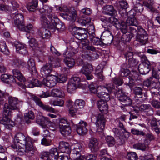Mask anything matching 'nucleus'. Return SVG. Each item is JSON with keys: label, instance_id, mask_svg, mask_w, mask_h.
Segmentation results:
<instances>
[{"label": "nucleus", "instance_id": "nucleus-11", "mask_svg": "<svg viewBox=\"0 0 160 160\" xmlns=\"http://www.w3.org/2000/svg\"><path fill=\"white\" fill-rule=\"evenodd\" d=\"M114 89V86L112 83L106 84V86H100L98 87V91L96 94L97 96L102 99L104 95V91L107 90L108 92H111Z\"/></svg>", "mask_w": 160, "mask_h": 160}, {"label": "nucleus", "instance_id": "nucleus-13", "mask_svg": "<svg viewBox=\"0 0 160 160\" xmlns=\"http://www.w3.org/2000/svg\"><path fill=\"white\" fill-rule=\"evenodd\" d=\"M32 98L35 102L36 104L38 105L43 110L51 112H55V110L53 108L48 105L43 104L41 101V99L37 96L32 95Z\"/></svg>", "mask_w": 160, "mask_h": 160}, {"label": "nucleus", "instance_id": "nucleus-45", "mask_svg": "<svg viewBox=\"0 0 160 160\" xmlns=\"http://www.w3.org/2000/svg\"><path fill=\"white\" fill-rule=\"evenodd\" d=\"M122 134L120 138L121 140V144H123L125 142V140H127L129 137L130 133L129 132L127 131L125 129L122 131Z\"/></svg>", "mask_w": 160, "mask_h": 160}, {"label": "nucleus", "instance_id": "nucleus-43", "mask_svg": "<svg viewBox=\"0 0 160 160\" xmlns=\"http://www.w3.org/2000/svg\"><path fill=\"white\" fill-rule=\"evenodd\" d=\"M154 3L153 0H148V2L144 1L143 2V5L147 7H148L150 11L152 12H154L155 10L154 8L152 6V5Z\"/></svg>", "mask_w": 160, "mask_h": 160}, {"label": "nucleus", "instance_id": "nucleus-5", "mask_svg": "<svg viewBox=\"0 0 160 160\" xmlns=\"http://www.w3.org/2000/svg\"><path fill=\"white\" fill-rule=\"evenodd\" d=\"M56 8L58 12H62L60 13L61 16L64 19L72 21L76 20L77 16V12L73 8H68L65 6L62 7L57 6Z\"/></svg>", "mask_w": 160, "mask_h": 160}, {"label": "nucleus", "instance_id": "nucleus-23", "mask_svg": "<svg viewBox=\"0 0 160 160\" xmlns=\"http://www.w3.org/2000/svg\"><path fill=\"white\" fill-rule=\"evenodd\" d=\"M88 147L92 152H96L99 148L98 140L96 138H91L89 139Z\"/></svg>", "mask_w": 160, "mask_h": 160}, {"label": "nucleus", "instance_id": "nucleus-58", "mask_svg": "<svg viewBox=\"0 0 160 160\" xmlns=\"http://www.w3.org/2000/svg\"><path fill=\"white\" fill-rule=\"evenodd\" d=\"M25 119L28 118L29 119H33L34 118V113L32 111H30L28 113H26L24 115Z\"/></svg>", "mask_w": 160, "mask_h": 160}, {"label": "nucleus", "instance_id": "nucleus-20", "mask_svg": "<svg viewBox=\"0 0 160 160\" xmlns=\"http://www.w3.org/2000/svg\"><path fill=\"white\" fill-rule=\"evenodd\" d=\"M12 17H13L14 21V25L17 28L19 26L23 23L24 17L22 14L16 13V12H12Z\"/></svg>", "mask_w": 160, "mask_h": 160}, {"label": "nucleus", "instance_id": "nucleus-18", "mask_svg": "<svg viewBox=\"0 0 160 160\" xmlns=\"http://www.w3.org/2000/svg\"><path fill=\"white\" fill-rule=\"evenodd\" d=\"M75 126L76 131L79 135H83L87 133L88 130L86 127L87 126V124L86 122L81 120Z\"/></svg>", "mask_w": 160, "mask_h": 160}, {"label": "nucleus", "instance_id": "nucleus-21", "mask_svg": "<svg viewBox=\"0 0 160 160\" xmlns=\"http://www.w3.org/2000/svg\"><path fill=\"white\" fill-rule=\"evenodd\" d=\"M24 84L26 87L32 88L34 87H40L42 86V82H40L38 79H33L26 80Z\"/></svg>", "mask_w": 160, "mask_h": 160}, {"label": "nucleus", "instance_id": "nucleus-34", "mask_svg": "<svg viewBox=\"0 0 160 160\" xmlns=\"http://www.w3.org/2000/svg\"><path fill=\"white\" fill-rule=\"evenodd\" d=\"M148 111L149 112L146 113L148 116H150L153 114V111L150 105L142 104L141 105V112H147Z\"/></svg>", "mask_w": 160, "mask_h": 160}, {"label": "nucleus", "instance_id": "nucleus-64", "mask_svg": "<svg viewBox=\"0 0 160 160\" xmlns=\"http://www.w3.org/2000/svg\"><path fill=\"white\" fill-rule=\"evenodd\" d=\"M151 104L156 108L158 109L160 108V102L157 100H153L152 101Z\"/></svg>", "mask_w": 160, "mask_h": 160}, {"label": "nucleus", "instance_id": "nucleus-47", "mask_svg": "<svg viewBox=\"0 0 160 160\" xmlns=\"http://www.w3.org/2000/svg\"><path fill=\"white\" fill-rule=\"evenodd\" d=\"M64 62L65 64L69 68H72L74 66L75 63L74 60L71 58H65Z\"/></svg>", "mask_w": 160, "mask_h": 160}, {"label": "nucleus", "instance_id": "nucleus-44", "mask_svg": "<svg viewBox=\"0 0 160 160\" xmlns=\"http://www.w3.org/2000/svg\"><path fill=\"white\" fill-rule=\"evenodd\" d=\"M0 51L6 55L9 53V50L4 41L0 42Z\"/></svg>", "mask_w": 160, "mask_h": 160}, {"label": "nucleus", "instance_id": "nucleus-26", "mask_svg": "<svg viewBox=\"0 0 160 160\" xmlns=\"http://www.w3.org/2000/svg\"><path fill=\"white\" fill-rule=\"evenodd\" d=\"M98 108L102 113L107 114L108 112V107L107 102L103 100H100L98 104Z\"/></svg>", "mask_w": 160, "mask_h": 160}, {"label": "nucleus", "instance_id": "nucleus-8", "mask_svg": "<svg viewBox=\"0 0 160 160\" xmlns=\"http://www.w3.org/2000/svg\"><path fill=\"white\" fill-rule=\"evenodd\" d=\"M59 128L61 133L63 135H69L71 132V128L68 122L66 119H61L59 122Z\"/></svg>", "mask_w": 160, "mask_h": 160}, {"label": "nucleus", "instance_id": "nucleus-53", "mask_svg": "<svg viewBox=\"0 0 160 160\" xmlns=\"http://www.w3.org/2000/svg\"><path fill=\"white\" fill-rule=\"evenodd\" d=\"M123 33L124 34L122 36L121 40L124 42H127L130 41L131 39V35L129 34H125L126 32Z\"/></svg>", "mask_w": 160, "mask_h": 160}, {"label": "nucleus", "instance_id": "nucleus-17", "mask_svg": "<svg viewBox=\"0 0 160 160\" xmlns=\"http://www.w3.org/2000/svg\"><path fill=\"white\" fill-rule=\"evenodd\" d=\"M58 20L56 16L55 18H52L51 20L52 25L50 29L52 30V32H54L56 30H57L58 31L61 32L65 29V27L64 24L60 22L57 23V21Z\"/></svg>", "mask_w": 160, "mask_h": 160}, {"label": "nucleus", "instance_id": "nucleus-37", "mask_svg": "<svg viewBox=\"0 0 160 160\" xmlns=\"http://www.w3.org/2000/svg\"><path fill=\"white\" fill-rule=\"evenodd\" d=\"M148 120L152 129L157 133H159L160 132V128L158 127L156 120L154 118H153L151 120Z\"/></svg>", "mask_w": 160, "mask_h": 160}, {"label": "nucleus", "instance_id": "nucleus-54", "mask_svg": "<svg viewBox=\"0 0 160 160\" xmlns=\"http://www.w3.org/2000/svg\"><path fill=\"white\" fill-rule=\"evenodd\" d=\"M67 80V77L66 75L61 74L58 77H57V82L62 83L66 82Z\"/></svg>", "mask_w": 160, "mask_h": 160}, {"label": "nucleus", "instance_id": "nucleus-22", "mask_svg": "<svg viewBox=\"0 0 160 160\" xmlns=\"http://www.w3.org/2000/svg\"><path fill=\"white\" fill-rule=\"evenodd\" d=\"M32 74H34L37 72V70L35 65V62L34 59L32 58H29L27 64L25 65Z\"/></svg>", "mask_w": 160, "mask_h": 160}, {"label": "nucleus", "instance_id": "nucleus-2", "mask_svg": "<svg viewBox=\"0 0 160 160\" xmlns=\"http://www.w3.org/2000/svg\"><path fill=\"white\" fill-rule=\"evenodd\" d=\"M33 141L31 138L25 136L21 133H17L13 139V144L11 146L12 148L16 149L17 154L21 155L25 152L32 151L33 149Z\"/></svg>", "mask_w": 160, "mask_h": 160}, {"label": "nucleus", "instance_id": "nucleus-57", "mask_svg": "<svg viewBox=\"0 0 160 160\" xmlns=\"http://www.w3.org/2000/svg\"><path fill=\"white\" fill-rule=\"evenodd\" d=\"M96 85L91 84L88 85V88L91 92L96 94L98 91V87H96Z\"/></svg>", "mask_w": 160, "mask_h": 160}, {"label": "nucleus", "instance_id": "nucleus-3", "mask_svg": "<svg viewBox=\"0 0 160 160\" xmlns=\"http://www.w3.org/2000/svg\"><path fill=\"white\" fill-rule=\"evenodd\" d=\"M61 60L57 58L55 59L53 57H48V62L44 65L41 69L40 73L43 77L49 76L52 70L53 67L57 68L60 66Z\"/></svg>", "mask_w": 160, "mask_h": 160}, {"label": "nucleus", "instance_id": "nucleus-1", "mask_svg": "<svg viewBox=\"0 0 160 160\" xmlns=\"http://www.w3.org/2000/svg\"><path fill=\"white\" fill-rule=\"evenodd\" d=\"M82 31H79L76 32L75 35V37L81 42L76 43V47L81 48H82L88 51H87L86 54V52H82V56L83 58H88V57H91L92 59H97L98 57V55L96 52V49L95 47L89 44V41L87 39L88 34L87 31L85 28H83Z\"/></svg>", "mask_w": 160, "mask_h": 160}, {"label": "nucleus", "instance_id": "nucleus-19", "mask_svg": "<svg viewBox=\"0 0 160 160\" xmlns=\"http://www.w3.org/2000/svg\"><path fill=\"white\" fill-rule=\"evenodd\" d=\"M105 119L103 115L99 114L97 117L96 122L97 127V131L98 132H102L103 130L105 125Z\"/></svg>", "mask_w": 160, "mask_h": 160}, {"label": "nucleus", "instance_id": "nucleus-31", "mask_svg": "<svg viewBox=\"0 0 160 160\" xmlns=\"http://www.w3.org/2000/svg\"><path fill=\"white\" fill-rule=\"evenodd\" d=\"M13 75L14 77L17 78L21 82H23L24 83L25 79L20 71L17 69H14L12 70Z\"/></svg>", "mask_w": 160, "mask_h": 160}, {"label": "nucleus", "instance_id": "nucleus-12", "mask_svg": "<svg viewBox=\"0 0 160 160\" xmlns=\"http://www.w3.org/2000/svg\"><path fill=\"white\" fill-rule=\"evenodd\" d=\"M93 71L92 65L89 64H86L84 65L80 70V72L85 75L87 80H90L93 78V76L91 74Z\"/></svg>", "mask_w": 160, "mask_h": 160}, {"label": "nucleus", "instance_id": "nucleus-10", "mask_svg": "<svg viewBox=\"0 0 160 160\" xmlns=\"http://www.w3.org/2000/svg\"><path fill=\"white\" fill-rule=\"evenodd\" d=\"M39 11L40 13L47 16L50 20L56 18L53 12L52 7L47 4H43V6L39 9Z\"/></svg>", "mask_w": 160, "mask_h": 160}, {"label": "nucleus", "instance_id": "nucleus-60", "mask_svg": "<svg viewBox=\"0 0 160 160\" xmlns=\"http://www.w3.org/2000/svg\"><path fill=\"white\" fill-rule=\"evenodd\" d=\"M5 94L0 90V104H3L6 102Z\"/></svg>", "mask_w": 160, "mask_h": 160}, {"label": "nucleus", "instance_id": "nucleus-59", "mask_svg": "<svg viewBox=\"0 0 160 160\" xmlns=\"http://www.w3.org/2000/svg\"><path fill=\"white\" fill-rule=\"evenodd\" d=\"M9 75L7 74H3L1 75V79L2 82L5 83L9 82Z\"/></svg>", "mask_w": 160, "mask_h": 160}, {"label": "nucleus", "instance_id": "nucleus-35", "mask_svg": "<svg viewBox=\"0 0 160 160\" xmlns=\"http://www.w3.org/2000/svg\"><path fill=\"white\" fill-rule=\"evenodd\" d=\"M49 21L48 20L46 17L43 15H42L41 16L40 20L41 24L44 28H48L50 29L52 25L51 20Z\"/></svg>", "mask_w": 160, "mask_h": 160}, {"label": "nucleus", "instance_id": "nucleus-14", "mask_svg": "<svg viewBox=\"0 0 160 160\" xmlns=\"http://www.w3.org/2000/svg\"><path fill=\"white\" fill-rule=\"evenodd\" d=\"M42 81V85L45 86L52 87L54 86L57 82V76L52 75L46 76Z\"/></svg>", "mask_w": 160, "mask_h": 160}, {"label": "nucleus", "instance_id": "nucleus-40", "mask_svg": "<svg viewBox=\"0 0 160 160\" xmlns=\"http://www.w3.org/2000/svg\"><path fill=\"white\" fill-rule=\"evenodd\" d=\"M49 152L50 160H57L58 152L56 148H51Z\"/></svg>", "mask_w": 160, "mask_h": 160}, {"label": "nucleus", "instance_id": "nucleus-25", "mask_svg": "<svg viewBox=\"0 0 160 160\" xmlns=\"http://www.w3.org/2000/svg\"><path fill=\"white\" fill-rule=\"evenodd\" d=\"M21 25L19 26H18V29L21 31H25L27 32L33 34L36 30L35 28L31 24H28L26 26L24 25L23 23Z\"/></svg>", "mask_w": 160, "mask_h": 160}, {"label": "nucleus", "instance_id": "nucleus-61", "mask_svg": "<svg viewBox=\"0 0 160 160\" xmlns=\"http://www.w3.org/2000/svg\"><path fill=\"white\" fill-rule=\"evenodd\" d=\"M29 42L30 46L32 48L36 47L38 46V42L34 38H31Z\"/></svg>", "mask_w": 160, "mask_h": 160}, {"label": "nucleus", "instance_id": "nucleus-7", "mask_svg": "<svg viewBox=\"0 0 160 160\" xmlns=\"http://www.w3.org/2000/svg\"><path fill=\"white\" fill-rule=\"evenodd\" d=\"M108 22L113 24L118 29H120L122 33L127 32V26L124 22L121 21V22L116 18L111 17L108 20Z\"/></svg>", "mask_w": 160, "mask_h": 160}, {"label": "nucleus", "instance_id": "nucleus-24", "mask_svg": "<svg viewBox=\"0 0 160 160\" xmlns=\"http://www.w3.org/2000/svg\"><path fill=\"white\" fill-rule=\"evenodd\" d=\"M8 102L9 105L13 109L17 110L18 109V104L19 102L18 98L15 97L9 96L8 97Z\"/></svg>", "mask_w": 160, "mask_h": 160}, {"label": "nucleus", "instance_id": "nucleus-36", "mask_svg": "<svg viewBox=\"0 0 160 160\" xmlns=\"http://www.w3.org/2000/svg\"><path fill=\"white\" fill-rule=\"evenodd\" d=\"M72 51L70 52L69 49L68 48L67 50L65 51L63 53L64 57L65 58H70V57H72L74 54L77 53L78 51V49L77 48L75 49L73 48L71 49Z\"/></svg>", "mask_w": 160, "mask_h": 160}, {"label": "nucleus", "instance_id": "nucleus-16", "mask_svg": "<svg viewBox=\"0 0 160 160\" xmlns=\"http://www.w3.org/2000/svg\"><path fill=\"white\" fill-rule=\"evenodd\" d=\"M141 135L145 136L146 138H147L144 140V143L141 145V150L145 151L147 149L148 145L150 143V142L154 140L155 138L152 135L143 132V131H141Z\"/></svg>", "mask_w": 160, "mask_h": 160}, {"label": "nucleus", "instance_id": "nucleus-32", "mask_svg": "<svg viewBox=\"0 0 160 160\" xmlns=\"http://www.w3.org/2000/svg\"><path fill=\"white\" fill-rule=\"evenodd\" d=\"M64 101L62 99L51 98L49 99V103L51 106L62 107L64 105Z\"/></svg>", "mask_w": 160, "mask_h": 160}, {"label": "nucleus", "instance_id": "nucleus-50", "mask_svg": "<svg viewBox=\"0 0 160 160\" xmlns=\"http://www.w3.org/2000/svg\"><path fill=\"white\" fill-rule=\"evenodd\" d=\"M133 90L136 95L135 100L136 102L138 104H139L140 103V101L138 98V97L137 96V95L139 96L140 95V87H135L134 88Z\"/></svg>", "mask_w": 160, "mask_h": 160}, {"label": "nucleus", "instance_id": "nucleus-15", "mask_svg": "<svg viewBox=\"0 0 160 160\" xmlns=\"http://www.w3.org/2000/svg\"><path fill=\"white\" fill-rule=\"evenodd\" d=\"M36 122L38 124L43 128H49L52 124V122L48 118L43 116L37 117Z\"/></svg>", "mask_w": 160, "mask_h": 160}, {"label": "nucleus", "instance_id": "nucleus-49", "mask_svg": "<svg viewBox=\"0 0 160 160\" xmlns=\"http://www.w3.org/2000/svg\"><path fill=\"white\" fill-rule=\"evenodd\" d=\"M106 141L109 147H112L115 144V140L114 138L111 136H108L106 138Z\"/></svg>", "mask_w": 160, "mask_h": 160}, {"label": "nucleus", "instance_id": "nucleus-52", "mask_svg": "<svg viewBox=\"0 0 160 160\" xmlns=\"http://www.w3.org/2000/svg\"><path fill=\"white\" fill-rule=\"evenodd\" d=\"M127 158L129 160H136L138 157L135 152H131L128 153L127 155Z\"/></svg>", "mask_w": 160, "mask_h": 160}, {"label": "nucleus", "instance_id": "nucleus-56", "mask_svg": "<svg viewBox=\"0 0 160 160\" xmlns=\"http://www.w3.org/2000/svg\"><path fill=\"white\" fill-rule=\"evenodd\" d=\"M141 62L142 65H146L148 66V65L150 63L149 62L148 60L146 57L144 55L141 57Z\"/></svg>", "mask_w": 160, "mask_h": 160}, {"label": "nucleus", "instance_id": "nucleus-6", "mask_svg": "<svg viewBox=\"0 0 160 160\" xmlns=\"http://www.w3.org/2000/svg\"><path fill=\"white\" fill-rule=\"evenodd\" d=\"M81 86L80 79L77 77H73L68 81L67 86V90L68 92L71 93L78 87Z\"/></svg>", "mask_w": 160, "mask_h": 160}, {"label": "nucleus", "instance_id": "nucleus-38", "mask_svg": "<svg viewBox=\"0 0 160 160\" xmlns=\"http://www.w3.org/2000/svg\"><path fill=\"white\" fill-rule=\"evenodd\" d=\"M73 147V149L72 151L73 153L76 155H79L80 152L82 149V144L79 143H77L74 144Z\"/></svg>", "mask_w": 160, "mask_h": 160}, {"label": "nucleus", "instance_id": "nucleus-4", "mask_svg": "<svg viewBox=\"0 0 160 160\" xmlns=\"http://www.w3.org/2000/svg\"><path fill=\"white\" fill-rule=\"evenodd\" d=\"M4 103L2 111L3 118L0 120V123L4 125L6 128H10L14 125V122L10 118L12 113V111L16 110L12 109L6 102Z\"/></svg>", "mask_w": 160, "mask_h": 160}, {"label": "nucleus", "instance_id": "nucleus-62", "mask_svg": "<svg viewBox=\"0 0 160 160\" xmlns=\"http://www.w3.org/2000/svg\"><path fill=\"white\" fill-rule=\"evenodd\" d=\"M49 152H44L42 153V155L41 158L42 159H44V160H50L49 158Z\"/></svg>", "mask_w": 160, "mask_h": 160}, {"label": "nucleus", "instance_id": "nucleus-55", "mask_svg": "<svg viewBox=\"0 0 160 160\" xmlns=\"http://www.w3.org/2000/svg\"><path fill=\"white\" fill-rule=\"evenodd\" d=\"M143 67L142 68L143 72H141V74L143 75L147 74L150 71L151 67L150 64L148 65V66L146 65H143Z\"/></svg>", "mask_w": 160, "mask_h": 160}, {"label": "nucleus", "instance_id": "nucleus-30", "mask_svg": "<svg viewBox=\"0 0 160 160\" xmlns=\"http://www.w3.org/2000/svg\"><path fill=\"white\" fill-rule=\"evenodd\" d=\"M148 36L146 32L141 27V45H144L148 43Z\"/></svg>", "mask_w": 160, "mask_h": 160}, {"label": "nucleus", "instance_id": "nucleus-33", "mask_svg": "<svg viewBox=\"0 0 160 160\" xmlns=\"http://www.w3.org/2000/svg\"><path fill=\"white\" fill-rule=\"evenodd\" d=\"M50 94L51 96L53 97L62 98L64 96V92L60 89H53L51 91Z\"/></svg>", "mask_w": 160, "mask_h": 160}, {"label": "nucleus", "instance_id": "nucleus-29", "mask_svg": "<svg viewBox=\"0 0 160 160\" xmlns=\"http://www.w3.org/2000/svg\"><path fill=\"white\" fill-rule=\"evenodd\" d=\"M103 12L104 14L110 16H114L116 14L113 6L110 5H107L104 7Z\"/></svg>", "mask_w": 160, "mask_h": 160}, {"label": "nucleus", "instance_id": "nucleus-27", "mask_svg": "<svg viewBox=\"0 0 160 160\" xmlns=\"http://www.w3.org/2000/svg\"><path fill=\"white\" fill-rule=\"evenodd\" d=\"M59 149L61 152L69 154L71 150L69 148V145L67 142H61L59 143Z\"/></svg>", "mask_w": 160, "mask_h": 160}, {"label": "nucleus", "instance_id": "nucleus-41", "mask_svg": "<svg viewBox=\"0 0 160 160\" xmlns=\"http://www.w3.org/2000/svg\"><path fill=\"white\" fill-rule=\"evenodd\" d=\"M25 63L22 60L18 58H16L13 59L12 65L15 67L21 68L24 66Z\"/></svg>", "mask_w": 160, "mask_h": 160}, {"label": "nucleus", "instance_id": "nucleus-42", "mask_svg": "<svg viewBox=\"0 0 160 160\" xmlns=\"http://www.w3.org/2000/svg\"><path fill=\"white\" fill-rule=\"evenodd\" d=\"M104 33L108 35V37L105 36L104 40L105 41V42L107 43V44H111L113 40V36L111 32L107 30L104 32Z\"/></svg>", "mask_w": 160, "mask_h": 160}, {"label": "nucleus", "instance_id": "nucleus-48", "mask_svg": "<svg viewBox=\"0 0 160 160\" xmlns=\"http://www.w3.org/2000/svg\"><path fill=\"white\" fill-rule=\"evenodd\" d=\"M127 25H132L137 26L138 24V22L137 20L135 18L128 17L126 21V24Z\"/></svg>", "mask_w": 160, "mask_h": 160}, {"label": "nucleus", "instance_id": "nucleus-39", "mask_svg": "<svg viewBox=\"0 0 160 160\" xmlns=\"http://www.w3.org/2000/svg\"><path fill=\"white\" fill-rule=\"evenodd\" d=\"M38 34L43 38L48 39L50 36V32L48 30L41 28L38 31Z\"/></svg>", "mask_w": 160, "mask_h": 160}, {"label": "nucleus", "instance_id": "nucleus-51", "mask_svg": "<svg viewBox=\"0 0 160 160\" xmlns=\"http://www.w3.org/2000/svg\"><path fill=\"white\" fill-rule=\"evenodd\" d=\"M88 30L90 38L95 36L94 27L93 25L89 26L88 27Z\"/></svg>", "mask_w": 160, "mask_h": 160}, {"label": "nucleus", "instance_id": "nucleus-28", "mask_svg": "<svg viewBox=\"0 0 160 160\" xmlns=\"http://www.w3.org/2000/svg\"><path fill=\"white\" fill-rule=\"evenodd\" d=\"M16 51L18 53L22 55H25L27 52V50L24 45L20 43H17L15 44Z\"/></svg>", "mask_w": 160, "mask_h": 160}, {"label": "nucleus", "instance_id": "nucleus-9", "mask_svg": "<svg viewBox=\"0 0 160 160\" xmlns=\"http://www.w3.org/2000/svg\"><path fill=\"white\" fill-rule=\"evenodd\" d=\"M116 95L117 96L118 99L122 102V104L125 106L130 105L132 103L130 98L128 97L124 92L121 89L118 88L116 92Z\"/></svg>", "mask_w": 160, "mask_h": 160}, {"label": "nucleus", "instance_id": "nucleus-63", "mask_svg": "<svg viewBox=\"0 0 160 160\" xmlns=\"http://www.w3.org/2000/svg\"><path fill=\"white\" fill-rule=\"evenodd\" d=\"M41 144L46 146H49L52 144V142L50 140L43 138L41 141Z\"/></svg>", "mask_w": 160, "mask_h": 160}, {"label": "nucleus", "instance_id": "nucleus-46", "mask_svg": "<svg viewBox=\"0 0 160 160\" xmlns=\"http://www.w3.org/2000/svg\"><path fill=\"white\" fill-rule=\"evenodd\" d=\"M85 102L82 99H77L75 101L74 104L78 109L83 108L85 105Z\"/></svg>", "mask_w": 160, "mask_h": 160}]
</instances>
